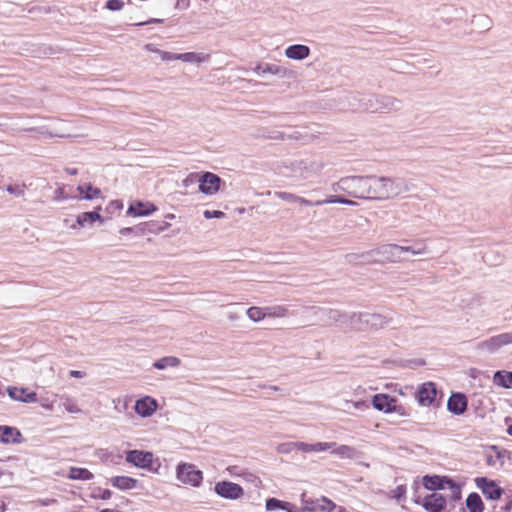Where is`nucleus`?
<instances>
[{
    "label": "nucleus",
    "instance_id": "nucleus-60",
    "mask_svg": "<svg viewBox=\"0 0 512 512\" xmlns=\"http://www.w3.org/2000/svg\"><path fill=\"white\" fill-rule=\"evenodd\" d=\"M136 228H132V227H125V228H122L120 230V234L121 235H127V234H130L132 233Z\"/></svg>",
    "mask_w": 512,
    "mask_h": 512
},
{
    "label": "nucleus",
    "instance_id": "nucleus-61",
    "mask_svg": "<svg viewBox=\"0 0 512 512\" xmlns=\"http://www.w3.org/2000/svg\"><path fill=\"white\" fill-rule=\"evenodd\" d=\"M65 172L69 175H77L78 170L76 168H65Z\"/></svg>",
    "mask_w": 512,
    "mask_h": 512
},
{
    "label": "nucleus",
    "instance_id": "nucleus-4",
    "mask_svg": "<svg viewBox=\"0 0 512 512\" xmlns=\"http://www.w3.org/2000/svg\"><path fill=\"white\" fill-rule=\"evenodd\" d=\"M275 196L284 201H287V202L299 203V204L306 205V206H321L324 204H336V203L349 205V206L357 205L356 201L342 197V196H338V195H330L324 200H317L314 202L311 200H308L306 198L297 196L295 194L288 193V192H276Z\"/></svg>",
    "mask_w": 512,
    "mask_h": 512
},
{
    "label": "nucleus",
    "instance_id": "nucleus-16",
    "mask_svg": "<svg viewBox=\"0 0 512 512\" xmlns=\"http://www.w3.org/2000/svg\"><path fill=\"white\" fill-rule=\"evenodd\" d=\"M336 504L326 497H322L315 501L306 502L305 507L301 508L302 512H334Z\"/></svg>",
    "mask_w": 512,
    "mask_h": 512
},
{
    "label": "nucleus",
    "instance_id": "nucleus-1",
    "mask_svg": "<svg viewBox=\"0 0 512 512\" xmlns=\"http://www.w3.org/2000/svg\"><path fill=\"white\" fill-rule=\"evenodd\" d=\"M408 191L409 186L404 178L368 175L367 200L394 199Z\"/></svg>",
    "mask_w": 512,
    "mask_h": 512
},
{
    "label": "nucleus",
    "instance_id": "nucleus-36",
    "mask_svg": "<svg viewBox=\"0 0 512 512\" xmlns=\"http://www.w3.org/2000/svg\"><path fill=\"white\" fill-rule=\"evenodd\" d=\"M501 452L496 446H492L485 452V461L488 466L495 467L501 464Z\"/></svg>",
    "mask_w": 512,
    "mask_h": 512
},
{
    "label": "nucleus",
    "instance_id": "nucleus-23",
    "mask_svg": "<svg viewBox=\"0 0 512 512\" xmlns=\"http://www.w3.org/2000/svg\"><path fill=\"white\" fill-rule=\"evenodd\" d=\"M310 55V48L303 44L290 45L285 49V56L292 60H303Z\"/></svg>",
    "mask_w": 512,
    "mask_h": 512
},
{
    "label": "nucleus",
    "instance_id": "nucleus-33",
    "mask_svg": "<svg viewBox=\"0 0 512 512\" xmlns=\"http://www.w3.org/2000/svg\"><path fill=\"white\" fill-rule=\"evenodd\" d=\"M332 454L342 459H353L357 455V450L349 445H340L337 447L335 446L332 450Z\"/></svg>",
    "mask_w": 512,
    "mask_h": 512
},
{
    "label": "nucleus",
    "instance_id": "nucleus-50",
    "mask_svg": "<svg viewBox=\"0 0 512 512\" xmlns=\"http://www.w3.org/2000/svg\"><path fill=\"white\" fill-rule=\"evenodd\" d=\"M92 497L95 499L109 500L112 497V492L109 489H95Z\"/></svg>",
    "mask_w": 512,
    "mask_h": 512
},
{
    "label": "nucleus",
    "instance_id": "nucleus-35",
    "mask_svg": "<svg viewBox=\"0 0 512 512\" xmlns=\"http://www.w3.org/2000/svg\"><path fill=\"white\" fill-rule=\"evenodd\" d=\"M288 70L287 68L271 63H263L262 74H271L276 75L280 78H284L287 76Z\"/></svg>",
    "mask_w": 512,
    "mask_h": 512
},
{
    "label": "nucleus",
    "instance_id": "nucleus-31",
    "mask_svg": "<svg viewBox=\"0 0 512 512\" xmlns=\"http://www.w3.org/2000/svg\"><path fill=\"white\" fill-rule=\"evenodd\" d=\"M67 477L71 480L89 481L94 478V475L86 468L71 467Z\"/></svg>",
    "mask_w": 512,
    "mask_h": 512
},
{
    "label": "nucleus",
    "instance_id": "nucleus-27",
    "mask_svg": "<svg viewBox=\"0 0 512 512\" xmlns=\"http://www.w3.org/2000/svg\"><path fill=\"white\" fill-rule=\"evenodd\" d=\"M400 105L401 102L394 97L378 95L379 112L398 110Z\"/></svg>",
    "mask_w": 512,
    "mask_h": 512
},
{
    "label": "nucleus",
    "instance_id": "nucleus-48",
    "mask_svg": "<svg viewBox=\"0 0 512 512\" xmlns=\"http://www.w3.org/2000/svg\"><path fill=\"white\" fill-rule=\"evenodd\" d=\"M294 450H296V442L281 443L276 447L279 454H289Z\"/></svg>",
    "mask_w": 512,
    "mask_h": 512
},
{
    "label": "nucleus",
    "instance_id": "nucleus-22",
    "mask_svg": "<svg viewBox=\"0 0 512 512\" xmlns=\"http://www.w3.org/2000/svg\"><path fill=\"white\" fill-rule=\"evenodd\" d=\"M265 508L267 511H275L277 509L284 510L286 512H302L301 508L290 502L281 501L277 498H269L266 500Z\"/></svg>",
    "mask_w": 512,
    "mask_h": 512
},
{
    "label": "nucleus",
    "instance_id": "nucleus-32",
    "mask_svg": "<svg viewBox=\"0 0 512 512\" xmlns=\"http://www.w3.org/2000/svg\"><path fill=\"white\" fill-rule=\"evenodd\" d=\"M466 507L469 512H483L484 504L478 493H470L466 498Z\"/></svg>",
    "mask_w": 512,
    "mask_h": 512
},
{
    "label": "nucleus",
    "instance_id": "nucleus-14",
    "mask_svg": "<svg viewBox=\"0 0 512 512\" xmlns=\"http://www.w3.org/2000/svg\"><path fill=\"white\" fill-rule=\"evenodd\" d=\"M437 395L435 384L432 382L423 383L417 391V400L422 406L431 405Z\"/></svg>",
    "mask_w": 512,
    "mask_h": 512
},
{
    "label": "nucleus",
    "instance_id": "nucleus-59",
    "mask_svg": "<svg viewBox=\"0 0 512 512\" xmlns=\"http://www.w3.org/2000/svg\"><path fill=\"white\" fill-rule=\"evenodd\" d=\"M145 50H147L149 52H152V53L158 54L160 49L156 48L154 44H146L145 45Z\"/></svg>",
    "mask_w": 512,
    "mask_h": 512
},
{
    "label": "nucleus",
    "instance_id": "nucleus-15",
    "mask_svg": "<svg viewBox=\"0 0 512 512\" xmlns=\"http://www.w3.org/2000/svg\"><path fill=\"white\" fill-rule=\"evenodd\" d=\"M156 210L157 207L151 202L136 201L130 204L127 215L133 217L148 216Z\"/></svg>",
    "mask_w": 512,
    "mask_h": 512
},
{
    "label": "nucleus",
    "instance_id": "nucleus-54",
    "mask_svg": "<svg viewBox=\"0 0 512 512\" xmlns=\"http://www.w3.org/2000/svg\"><path fill=\"white\" fill-rule=\"evenodd\" d=\"M203 215L206 219H212V218H217V219H220V218H224L225 217V213L220 211V210H205L203 212Z\"/></svg>",
    "mask_w": 512,
    "mask_h": 512
},
{
    "label": "nucleus",
    "instance_id": "nucleus-17",
    "mask_svg": "<svg viewBox=\"0 0 512 512\" xmlns=\"http://www.w3.org/2000/svg\"><path fill=\"white\" fill-rule=\"evenodd\" d=\"M135 412L141 417L151 416L157 409V402L153 398L146 396L136 401Z\"/></svg>",
    "mask_w": 512,
    "mask_h": 512
},
{
    "label": "nucleus",
    "instance_id": "nucleus-24",
    "mask_svg": "<svg viewBox=\"0 0 512 512\" xmlns=\"http://www.w3.org/2000/svg\"><path fill=\"white\" fill-rule=\"evenodd\" d=\"M109 482L122 491L135 489L138 485V480L129 476H114L109 479Z\"/></svg>",
    "mask_w": 512,
    "mask_h": 512
},
{
    "label": "nucleus",
    "instance_id": "nucleus-13",
    "mask_svg": "<svg viewBox=\"0 0 512 512\" xmlns=\"http://www.w3.org/2000/svg\"><path fill=\"white\" fill-rule=\"evenodd\" d=\"M422 506L428 512H445L447 499L440 493H432L424 497Z\"/></svg>",
    "mask_w": 512,
    "mask_h": 512
},
{
    "label": "nucleus",
    "instance_id": "nucleus-37",
    "mask_svg": "<svg viewBox=\"0 0 512 512\" xmlns=\"http://www.w3.org/2000/svg\"><path fill=\"white\" fill-rule=\"evenodd\" d=\"M181 361L179 358L174 356L163 357L153 363V367L158 370H163L167 367H178Z\"/></svg>",
    "mask_w": 512,
    "mask_h": 512
},
{
    "label": "nucleus",
    "instance_id": "nucleus-42",
    "mask_svg": "<svg viewBox=\"0 0 512 512\" xmlns=\"http://www.w3.org/2000/svg\"><path fill=\"white\" fill-rule=\"evenodd\" d=\"M265 309L268 318H282L288 314V308L282 305L265 307Z\"/></svg>",
    "mask_w": 512,
    "mask_h": 512
},
{
    "label": "nucleus",
    "instance_id": "nucleus-9",
    "mask_svg": "<svg viewBox=\"0 0 512 512\" xmlns=\"http://www.w3.org/2000/svg\"><path fill=\"white\" fill-rule=\"evenodd\" d=\"M215 493L225 499L236 500L243 496V488L234 482L219 481L214 486Z\"/></svg>",
    "mask_w": 512,
    "mask_h": 512
},
{
    "label": "nucleus",
    "instance_id": "nucleus-64",
    "mask_svg": "<svg viewBox=\"0 0 512 512\" xmlns=\"http://www.w3.org/2000/svg\"><path fill=\"white\" fill-rule=\"evenodd\" d=\"M334 512H347L346 509L342 506H335Z\"/></svg>",
    "mask_w": 512,
    "mask_h": 512
},
{
    "label": "nucleus",
    "instance_id": "nucleus-56",
    "mask_svg": "<svg viewBox=\"0 0 512 512\" xmlns=\"http://www.w3.org/2000/svg\"><path fill=\"white\" fill-rule=\"evenodd\" d=\"M296 450L310 453L312 452V444H308L305 442H296Z\"/></svg>",
    "mask_w": 512,
    "mask_h": 512
},
{
    "label": "nucleus",
    "instance_id": "nucleus-45",
    "mask_svg": "<svg viewBox=\"0 0 512 512\" xmlns=\"http://www.w3.org/2000/svg\"><path fill=\"white\" fill-rule=\"evenodd\" d=\"M62 399V407L69 413H79L81 410L79 409L76 402L68 397V396H61Z\"/></svg>",
    "mask_w": 512,
    "mask_h": 512
},
{
    "label": "nucleus",
    "instance_id": "nucleus-2",
    "mask_svg": "<svg viewBox=\"0 0 512 512\" xmlns=\"http://www.w3.org/2000/svg\"><path fill=\"white\" fill-rule=\"evenodd\" d=\"M334 192H343L349 197L365 199L368 197V175L367 176H345L331 185Z\"/></svg>",
    "mask_w": 512,
    "mask_h": 512
},
{
    "label": "nucleus",
    "instance_id": "nucleus-18",
    "mask_svg": "<svg viewBox=\"0 0 512 512\" xmlns=\"http://www.w3.org/2000/svg\"><path fill=\"white\" fill-rule=\"evenodd\" d=\"M448 410L455 414L461 415L467 409V398L462 393H453L447 402Z\"/></svg>",
    "mask_w": 512,
    "mask_h": 512
},
{
    "label": "nucleus",
    "instance_id": "nucleus-46",
    "mask_svg": "<svg viewBox=\"0 0 512 512\" xmlns=\"http://www.w3.org/2000/svg\"><path fill=\"white\" fill-rule=\"evenodd\" d=\"M404 251L413 255H423L428 252V249L423 242H417L413 246H404Z\"/></svg>",
    "mask_w": 512,
    "mask_h": 512
},
{
    "label": "nucleus",
    "instance_id": "nucleus-12",
    "mask_svg": "<svg viewBox=\"0 0 512 512\" xmlns=\"http://www.w3.org/2000/svg\"><path fill=\"white\" fill-rule=\"evenodd\" d=\"M475 483L487 499L498 500L502 496L503 490L494 481L486 477L476 478Z\"/></svg>",
    "mask_w": 512,
    "mask_h": 512
},
{
    "label": "nucleus",
    "instance_id": "nucleus-49",
    "mask_svg": "<svg viewBox=\"0 0 512 512\" xmlns=\"http://www.w3.org/2000/svg\"><path fill=\"white\" fill-rule=\"evenodd\" d=\"M336 446L335 442H317L312 444V452H322Z\"/></svg>",
    "mask_w": 512,
    "mask_h": 512
},
{
    "label": "nucleus",
    "instance_id": "nucleus-6",
    "mask_svg": "<svg viewBox=\"0 0 512 512\" xmlns=\"http://www.w3.org/2000/svg\"><path fill=\"white\" fill-rule=\"evenodd\" d=\"M176 478L182 484L199 487L203 481V473L194 464L181 462L176 467Z\"/></svg>",
    "mask_w": 512,
    "mask_h": 512
},
{
    "label": "nucleus",
    "instance_id": "nucleus-39",
    "mask_svg": "<svg viewBox=\"0 0 512 512\" xmlns=\"http://www.w3.org/2000/svg\"><path fill=\"white\" fill-rule=\"evenodd\" d=\"M27 131H31V132H37L43 136H48V137H59V138H66V137H71L73 136L71 133L67 132L66 129H54V130H51V131H48V130H45V129H36V128H31V129H28Z\"/></svg>",
    "mask_w": 512,
    "mask_h": 512
},
{
    "label": "nucleus",
    "instance_id": "nucleus-40",
    "mask_svg": "<svg viewBox=\"0 0 512 512\" xmlns=\"http://www.w3.org/2000/svg\"><path fill=\"white\" fill-rule=\"evenodd\" d=\"M472 24L480 31H487L492 27V20L487 15L474 16Z\"/></svg>",
    "mask_w": 512,
    "mask_h": 512
},
{
    "label": "nucleus",
    "instance_id": "nucleus-20",
    "mask_svg": "<svg viewBox=\"0 0 512 512\" xmlns=\"http://www.w3.org/2000/svg\"><path fill=\"white\" fill-rule=\"evenodd\" d=\"M8 395L10 398L23 403H35L37 394L35 392H27L26 388L9 387Z\"/></svg>",
    "mask_w": 512,
    "mask_h": 512
},
{
    "label": "nucleus",
    "instance_id": "nucleus-30",
    "mask_svg": "<svg viewBox=\"0 0 512 512\" xmlns=\"http://www.w3.org/2000/svg\"><path fill=\"white\" fill-rule=\"evenodd\" d=\"M493 382L495 385L511 389L512 388V372L510 371H497L493 376Z\"/></svg>",
    "mask_w": 512,
    "mask_h": 512
},
{
    "label": "nucleus",
    "instance_id": "nucleus-28",
    "mask_svg": "<svg viewBox=\"0 0 512 512\" xmlns=\"http://www.w3.org/2000/svg\"><path fill=\"white\" fill-rule=\"evenodd\" d=\"M77 190L79 191L80 196H77L76 199L93 200L101 196V190L93 187L90 183L79 185Z\"/></svg>",
    "mask_w": 512,
    "mask_h": 512
},
{
    "label": "nucleus",
    "instance_id": "nucleus-34",
    "mask_svg": "<svg viewBox=\"0 0 512 512\" xmlns=\"http://www.w3.org/2000/svg\"><path fill=\"white\" fill-rule=\"evenodd\" d=\"M446 490L449 491L446 499H448L450 503H456L461 499V485L456 483L454 480L450 479V484L446 486Z\"/></svg>",
    "mask_w": 512,
    "mask_h": 512
},
{
    "label": "nucleus",
    "instance_id": "nucleus-26",
    "mask_svg": "<svg viewBox=\"0 0 512 512\" xmlns=\"http://www.w3.org/2000/svg\"><path fill=\"white\" fill-rule=\"evenodd\" d=\"M170 224L168 222L157 223L155 221L145 222L137 227L139 234L153 233L158 234L168 229Z\"/></svg>",
    "mask_w": 512,
    "mask_h": 512
},
{
    "label": "nucleus",
    "instance_id": "nucleus-44",
    "mask_svg": "<svg viewBox=\"0 0 512 512\" xmlns=\"http://www.w3.org/2000/svg\"><path fill=\"white\" fill-rule=\"evenodd\" d=\"M26 189L27 186L24 183L9 184L6 187V191L15 197H23L25 195Z\"/></svg>",
    "mask_w": 512,
    "mask_h": 512
},
{
    "label": "nucleus",
    "instance_id": "nucleus-53",
    "mask_svg": "<svg viewBox=\"0 0 512 512\" xmlns=\"http://www.w3.org/2000/svg\"><path fill=\"white\" fill-rule=\"evenodd\" d=\"M158 55H159V57H160V59L162 61L170 62V61L177 60V55L178 54L171 53V52H168V51L159 50Z\"/></svg>",
    "mask_w": 512,
    "mask_h": 512
},
{
    "label": "nucleus",
    "instance_id": "nucleus-63",
    "mask_svg": "<svg viewBox=\"0 0 512 512\" xmlns=\"http://www.w3.org/2000/svg\"><path fill=\"white\" fill-rule=\"evenodd\" d=\"M262 67H263V63L258 64V65L254 68V72H255V73H257L258 75H263V74H262Z\"/></svg>",
    "mask_w": 512,
    "mask_h": 512
},
{
    "label": "nucleus",
    "instance_id": "nucleus-51",
    "mask_svg": "<svg viewBox=\"0 0 512 512\" xmlns=\"http://www.w3.org/2000/svg\"><path fill=\"white\" fill-rule=\"evenodd\" d=\"M124 6V2L122 0H108L105 4V7L110 11H120Z\"/></svg>",
    "mask_w": 512,
    "mask_h": 512
},
{
    "label": "nucleus",
    "instance_id": "nucleus-41",
    "mask_svg": "<svg viewBox=\"0 0 512 512\" xmlns=\"http://www.w3.org/2000/svg\"><path fill=\"white\" fill-rule=\"evenodd\" d=\"M247 317L253 322H259L266 318V309L265 307H250L247 312Z\"/></svg>",
    "mask_w": 512,
    "mask_h": 512
},
{
    "label": "nucleus",
    "instance_id": "nucleus-43",
    "mask_svg": "<svg viewBox=\"0 0 512 512\" xmlns=\"http://www.w3.org/2000/svg\"><path fill=\"white\" fill-rule=\"evenodd\" d=\"M369 407H370L369 403L364 400H359V401L346 400L345 401V411H347L349 413H351L350 412L351 408H354L355 410L360 411V412H364V411L368 410Z\"/></svg>",
    "mask_w": 512,
    "mask_h": 512
},
{
    "label": "nucleus",
    "instance_id": "nucleus-62",
    "mask_svg": "<svg viewBox=\"0 0 512 512\" xmlns=\"http://www.w3.org/2000/svg\"><path fill=\"white\" fill-rule=\"evenodd\" d=\"M445 10H447V11L453 10L456 13L455 18H460L461 17V11L456 9V8L446 7Z\"/></svg>",
    "mask_w": 512,
    "mask_h": 512
},
{
    "label": "nucleus",
    "instance_id": "nucleus-8",
    "mask_svg": "<svg viewBox=\"0 0 512 512\" xmlns=\"http://www.w3.org/2000/svg\"><path fill=\"white\" fill-rule=\"evenodd\" d=\"M507 345H512V330L510 332L501 333L479 342L477 344V349L487 351L489 353H495L500 348Z\"/></svg>",
    "mask_w": 512,
    "mask_h": 512
},
{
    "label": "nucleus",
    "instance_id": "nucleus-57",
    "mask_svg": "<svg viewBox=\"0 0 512 512\" xmlns=\"http://www.w3.org/2000/svg\"><path fill=\"white\" fill-rule=\"evenodd\" d=\"M163 22V19H158V18H151L147 21H144V22H139V23H136L134 24L135 26H144V25H149V24H152V23H162Z\"/></svg>",
    "mask_w": 512,
    "mask_h": 512
},
{
    "label": "nucleus",
    "instance_id": "nucleus-58",
    "mask_svg": "<svg viewBox=\"0 0 512 512\" xmlns=\"http://www.w3.org/2000/svg\"><path fill=\"white\" fill-rule=\"evenodd\" d=\"M69 374L73 378H82L85 375L84 372L78 370H71Z\"/></svg>",
    "mask_w": 512,
    "mask_h": 512
},
{
    "label": "nucleus",
    "instance_id": "nucleus-5",
    "mask_svg": "<svg viewBox=\"0 0 512 512\" xmlns=\"http://www.w3.org/2000/svg\"><path fill=\"white\" fill-rule=\"evenodd\" d=\"M390 322L386 316L376 313H358L350 316V325L356 330L381 329Z\"/></svg>",
    "mask_w": 512,
    "mask_h": 512
},
{
    "label": "nucleus",
    "instance_id": "nucleus-19",
    "mask_svg": "<svg viewBox=\"0 0 512 512\" xmlns=\"http://www.w3.org/2000/svg\"><path fill=\"white\" fill-rule=\"evenodd\" d=\"M450 479L447 476H429L423 477V485L428 490H446V486L450 484Z\"/></svg>",
    "mask_w": 512,
    "mask_h": 512
},
{
    "label": "nucleus",
    "instance_id": "nucleus-11",
    "mask_svg": "<svg viewBox=\"0 0 512 512\" xmlns=\"http://www.w3.org/2000/svg\"><path fill=\"white\" fill-rule=\"evenodd\" d=\"M199 191L206 195H213L220 188L221 178L214 173L205 172L198 178Z\"/></svg>",
    "mask_w": 512,
    "mask_h": 512
},
{
    "label": "nucleus",
    "instance_id": "nucleus-55",
    "mask_svg": "<svg viewBox=\"0 0 512 512\" xmlns=\"http://www.w3.org/2000/svg\"><path fill=\"white\" fill-rule=\"evenodd\" d=\"M397 413L400 416H407L408 413L406 411V408L403 405L398 404L397 399L394 402V405L391 408V413Z\"/></svg>",
    "mask_w": 512,
    "mask_h": 512
},
{
    "label": "nucleus",
    "instance_id": "nucleus-3",
    "mask_svg": "<svg viewBox=\"0 0 512 512\" xmlns=\"http://www.w3.org/2000/svg\"><path fill=\"white\" fill-rule=\"evenodd\" d=\"M404 246L397 244H383L377 248L367 251L359 255L367 262L375 263H397L402 261V253H404Z\"/></svg>",
    "mask_w": 512,
    "mask_h": 512
},
{
    "label": "nucleus",
    "instance_id": "nucleus-25",
    "mask_svg": "<svg viewBox=\"0 0 512 512\" xmlns=\"http://www.w3.org/2000/svg\"><path fill=\"white\" fill-rule=\"evenodd\" d=\"M21 433L18 429L10 426H0V442L2 443H18L20 442Z\"/></svg>",
    "mask_w": 512,
    "mask_h": 512
},
{
    "label": "nucleus",
    "instance_id": "nucleus-21",
    "mask_svg": "<svg viewBox=\"0 0 512 512\" xmlns=\"http://www.w3.org/2000/svg\"><path fill=\"white\" fill-rule=\"evenodd\" d=\"M395 400V397L388 394H376L373 396L372 405L378 411L391 413V408L394 405Z\"/></svg>",
    "mask_w": 512,
    "mask_h": 512
},
{
    "label": "nucleus",
    "instance_id": "nucleus-7",
    "mask_svg": "<svg viewBox=\"0 0 512 512\" xmlns=\"http://www.w3.org/2000/svg\"><path fill=\"white\" fill-rule=\"evenodd\" d=\"M347 100L352 111L379 112L378 95H351Z\"/></svg>",
    "mask_w": 512,
    "mask_h": 512
},
{
    "label": "nucleus",
    "instance_id": "nucleus-29",
    "mask_svg": "<svg viewBox=\"0 0 512 512\" xmlns=\"http://www.w3.org/2000/svg\"><path fill=\"white\" fill-rule=\"evenodd\" d=\"M209 54L206 53H196V52H186V53H179L177 55V60H181L183 62L188 63H203L209 60Z\"/></svg>",
    "mask_w": 512,
    "mask_h": 512
},
{
    "label": "nucleus",
    "instance_id": "nucleus-38",
    "mask_svg": "<svg viewBox=\"0 0 512 512\" xmlns=\"http://www.w3.org/2000/svg\"><path fill=\"white\" fill-rule=\"evenodd\" d=\"M95 221H102V217L98 211L83 212L77 216V223L80 226H85L87 223H93Z\"/></svg>",
    "mask_w": 512,
    "mask_h": 512
},
{
    "label": "nucleus",
    "instance_id": "nucleus-10",
    "mask_svg": "<svg viewBox=\"0 0 512 512\" xmlns=\"http://www.w3.org/2000/svg\"><path fill=\"white\" fill-rule=\"evenodd\" d=\"M126 462L142 469H148L152 466L154 455L148 451L129 450L125 456Z\"/></svg>",
    "mask_w": 512,
    "mask_h": 512
},
{
    "label": "nucleus",
    "instance_id": "nucleus-47",
    "mask_svg": "<svg viewBox=\"0 0 512 512\" xmlns=\"http://www.w3.org/2000/svg\"><path fill=\"white\" fill-rule=\"evenodd\" d=\"M76 198H77V196H72L69 193H67L65 186H60L54 191L53 199L55 201H64V200L76 199Z\"/></svg>",
    "mask_w": 512,
    "mask_h": 512
},
{
    "label": "nucleus",
    "instance_id": "nucleus-52",
    "mask_svg": "<svg viewBox=\"0 0 512 512\" xmlns=\"http://www.w3.org/2000/svg\"><path fill=\"white\" fill-rule=\"evenodd\" d=\"M406 494V487L404 485L397 486L392 492L391 497L395 498L398 501H401L405 498Z\"/></svg>",
    "mask_w": 512,
    "mask_h": 512
}]
</instances>
